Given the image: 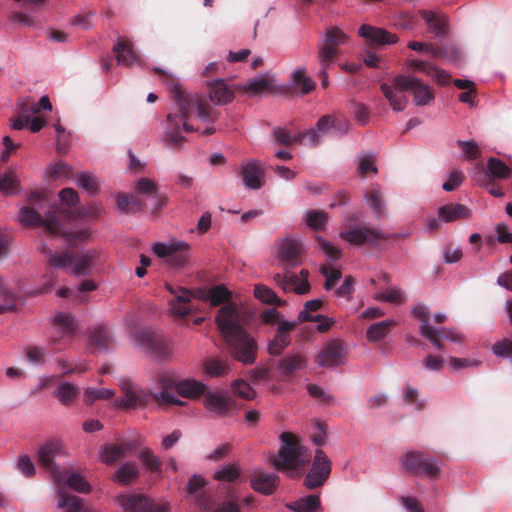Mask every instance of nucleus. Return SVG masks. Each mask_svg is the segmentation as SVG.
I'll return each instance as SVG.
<instances>
[{
	"label": "nucleus",
	"instance_id": "obj_1",
	"mask_svg": "<svg viewBox=\"0 0 512 512\" xmlns=\"http://www.w3.org/2000/svg\"><path fill=\"white\" fill-rule=\"evenodd\" d=\"M160 76L166 77L168 90L174 105L167 114L162 142L170 149L179 151L186 142L183 133L198 132L200 128L194 126L192 120L198 118L207 127L202 135H212L216 132L213 124L219 119L220 112L211 106L208 99L198 93H190L162 69L154 68Z\"/></svg>",
	"mask_w": 512,
	"mask_h": 512
},
{
	"label": "nucleus",
	"instance_id": "obj_2",
	"mask_svg": "<svg viewBox=\"0 0 512 512\" xmlns=\"http://www.w3.org/2000/svg\"><path fill=\"white\" fill-rule=\"evenodd\" d=\"M215 322L231 356L244 365L255 363L258 344L243 327L246 322L245 312L235 303H229L220 308Z\"/></svg>",
	"mask_w": 512,
	"mask_h": 512
},
{
	"label": "nucleus",
	"instance_id": "obj_3",
	"mask_svg": "<svg viewBox=\"0 0 512 512\" xmlns=\"http://www.w3.org/2000/svg\"><path fill=\"white\" fill-rule=\"evenodd\" d=\"M44 194L40 191H32L28 198V205L23 206L18 213L19 222L25 227L42 226L46 233L52 236L63 237L70 245L86 240L90 233L88 230L64 231L59 218V210L56 207L45 212L44 216L38 209L42 208Z\"/></svg>",
	"mask_w": 512,
	"mask_h": 512
},
{
	"label": "nucleus",
	"instance_id": "obj_4",
	"mask_svg": "<svg viewBox=\"0 0 512 512\" xmlns=\"http://www.w3.org/2000/svg\"><path fill=\"white\" fill-rule=\"evenodd\" d=\"M380 88L390 107L396 112L405 110L408 98L404 93L407 91L412 93L417 106L429 105L434 100L432 88L413 75H397L390 83L381 84Z\"/></svg>",
	"mask_w": 512,
	"mask_h": 512
},
{
	"label": "nucleus",
	"instance_id": "obj_5",
	"mask_svg": "<svg viewBox=\"0 0 512 512\" xmlns=\"http://www.w3.org/2000/svg\"><path fill=\"white\" fill-rule=\"evenodd\" d=\"M279 438L281 446L273 460L274 467L286 472L291 478L299 477L305 466L310 463L311 453L291 432H283Z\"/></svg>",
	"mask_w": 512,
	"mask_h": 512
},
{
	"label": "nucleus",
	"instance_id": "obj_6",
	"mask_svg": "<svg viewBox=\"0 0 512 512\" xmlns=\"http://www.w3.org/2000/svg\"><path fill=\"white\" fill-rule=\"evenodd\" d=\"M99 257V252L94 249L81 251L76 254L65 250L59 254H51L50 266L59 269L70 268L71 272L77 276H87L91 274L93 268L97 265Z\"/></svg>",
	"mask_w": 512,
	"mask_h": 512
},
{
	"label": "nucleus",
	"instance_id": "obj_7",
	"mask_svg": "<svg viewBox=\"0 0 512 512\" xmlns=\"http://www.w3.org/2000/svg\"><path fill=\"white\" fill-rule=\"evenodd\" d=\"M65 480L56 482L58 486V496L60 508L65 509V512H92V510L85 506L82 499L75 495H69L66 492V486L74 489L77 492L87 493L90 491L89 483L79 474L62 472Z\"/></svg>",
	"mask_w": 512,
	"mask_h": 512
},
{
	"label": "nucleus",
	"instance_id": "obj_8",
	"mask_svg": "<svg viewBox=\"0 0 512 512\" xmlns=\"http://www.w3.org/2000/svg\"><path fill=\"white\" fill-rule=\"evenodd\" d=\"M159 382L163 387V391L160 393L159 400L167 404H184L183 401L177 399L174 394L167 390L170 387H174L180 396L186 398H198L201 395L206 394V385L194 379H186L175 382L166 376H161Z\"/></svg>",
	"mask_w": 512,
	"mask_h": 512
},
{
	"label": "nucleus",
	"instance_id": "obj_9",
	"mask_svg": "<svg viewBox=\"0 0 512 512\" xmlns=\"http://www.w3.org/2000/svg\"><path fill=\"white\" fill-rule=\"evenodd\" d=\"M349 42V36L337 26L328 27L324 39L318 44L317 59L320 66L330 67L340 54V47Z\"/></svg>",
	"mask_w": 512,
	"mask_h": 512
},
{
	"label": "nucleus",
	"instance_id": "obj_10",
	"mask_svg": "<svg viewBox=\"0 0 512 512\" xmlns=\"http://www.w3.org/2000/svg\"><path fill=\"white\" fill-rule=\"evenodd\" d=\"M331 469V460L322 449H317L311 468L304 478V486L309 490L322 487L328 480Z\"/></svg>",
	"mask_w": 512,
	"mask_h": 512
},
{
	"label": "nucleus",
	"instance_id": "obj_11",
	"mask_svg": "<svg viewBox=\"0 0 512 512\" xmlns=\"http://www.w3.org/2000/svg\"><path fill=\"white\" fill-rule=\"evenodd\" d=\"M190 245L184 241H171L170 243L157 242L153 245V252L160 258H166L170 266L185 267L188 264Z\"/></svg>",
	"mask_w": 512,
	"mask_h": 512
},
{
	"label": "nucleus",
	"instance_id": "obj_12",
	"mask_svg": "<svg viewBox=\"0 0 512 512\" xmlns=\"http://www.w3.org/2000/svg\"><path fill=\"white\" fill-rule=\"evenodd\" d=\"M390 234H385L375 228L370 227H355L346 231L340 232V237L356 246L368 244L372 247H377L382 241L388 240Z\"/></svg>",
	"mask_w": 512,
	"mask_h": 512
},
{
	"label": "nucleus",
	"instance_id": "obj_13",
	"mask_svg": "<svg viewBox=\"0 0 512 512\" xmlns=\"http://www.w3.org/2000/svg\"><path fill=\"white\" fill-rule=\"evenodd\" d=\"M119 502L125 512H170L168 503H155L143 494H123Z\"/></svg>",
	"mask_w": 512,
	"mask_h": 512
},
{
	"label": "nucleus",
	"instance_id": "obj_14",
	"mask_svg": "<svg viewBox=\"0 0 512 512\" xmlns=\"http://www.w3.org/2000/svg\"><path fill=\"white\" fill-rule=\"evenodd\" d=\"M139 345L147 349L154 357L166 359L170 356L168 339L153 330L145 329L136 334Z\"/></svg>",
	"mask_w": 512,
	"mask_h": 512
},
{
	"label": "nucleus",
	"instance_id": "obj_15",
	"mask_svg": "<svg viewBox=\"0 0 512 512\" xmlns=\"http://www.w3.org/2000/svg\"><path fill=\"white\" fill-rule=\"evenodd\" d=\"M304 253L301 241L287 237L278 242L279 261L283 269H291L301 265Z\"/></svg>",
	"mask_w": 512,
	"mask_h": 512
},
{
	"label": "nucleus",
	"instance_id": "obj_16",
	"mask_svg": "<svg viewBox=\"0 0 512 512\" xmlns=\"http://www.w3.org/2000/svg\"><path fill=\"white\" fill-rule=\"evenodd\" d=\"M346 349L343 341L333 339L328 341L315 358L320 367H337L344 362Z\"/></svg>",
	"mask_w": 512,
	"mask_h": 512
},
{
	"label": "nucleus",
	"instance_id": "obj_17",
	"mask_svg": "<svg viewBox=\"0 0 512 512\" xmlns=\"http://www.w3.org/2000/svg\"><path fill=\"white\" fill-rule=\"evenodd\" d=\"M61 450V442L58 440H50L43 444L38 451L39 464L52 473L55 482L65 480V477L62 475V471L59 470L58 466L54 462V458L60 454Z\"/></svg>",
	"mask_w": 512,
	"mask_h": 512
},
{
	"label": "nucleus",
	"instance_id": "obj_18",
	"mask_svg": "<svg viewBox=\"0 0 512 512\" xmlns=\"http://www.w3.org/2000/svg\"><path fill=\"white\" fill-rule=\"evenodd\" d=\"M119 386L123 397L116 400L115 406L117 408L131 409L147 404V394L143 390L136 388L129 379H121Z\"/></svg>",
	"mask_w": 512,
	"mask_h": 512
},
{
	"label": "nucleus",
	"instance_id": "obj_19",
	"mask_svg": "<svg viewBox=\"0 0 512 512\" xmlns=\"http://www.w3.org/2000/svg\"><path fill=\"white\" fill-rule=\"evenodd\" d=\"M165 286L171 294L175 295V298L169 301L172 315L183 318L194 312L191 304L192 292L190 290L184 287H173L168 283Z\"/></svg>",
	"mask_w": 512,
	"mask_h": 512
},
{
	"label": "nucleus",
	"instance_id": "obj_20",
	"mask_svg": "<svg viewBox=\"0 0 512 512\" xmlns=\"http://www.w3.org/2000/svg\"><path fill=\"white\" fill-rule=\"evenodd\" d=\"M203 403L206 409L218 416L230 415L237 408L234 399L221 393L206 392Z\"/></svg>",
	"mask_w": 512,
	"mask_h": 512
},
{
	"label": "nucleus",
	"instance_id": "obj_21",
	"mask_svg": "<svg viewBox=\"0 0 512 512\" xmlns=\"http://www.w3.org/2000/svg\"><path fill=\"white\" fill-rule=\"evenodd\" d=\"M284 274L277 273L274 275V281L281 286L284 291H293L296 294L303 295L310 291L311 287L308 280L300 279V277L289 269H285Z\"/></svg>",
	"mask_w": 512,
	"mask_h": 512
},
{
	"label": "nucleus",
	"instance_id": "obj_22",
	"mask_svg": "<svg viewBox=\"0 0 512 512\" xmlns=\"http://www.w3.org/2000/svg\"><path fill=\"white\" fill-rule=\"evenodd\" d=\"M359 35L365 38L370 44H377L380 46L395 44L399 39L396 34L390 33L383 28L373 27L368 24L360 26Z\"/></svg>",
	"mask_w": 512,
	"mask_h": 512
},
{
	"label": "nucleus",
	"instance_id": "obj_23",
	"mask_svg": "<svg viewBox=\"0 0 512 512\" xmlns=\"http://www.w3.org/2000/svg\"><path fill=\"white\" fill-rule=\"evenodd\" d=\"M242 180L249 189L257 190L262 187V180L265 172L257 160H250L242 164L241 169Z\"/></svg>",
	"mask_w": 512,
	"mask_h": 512
},
{
	"label": "nucleus",
	"instance_id": "obj_24",
	"mask_svg": "<svg viewBox=\"0 0 512 512\" xmlns=\"http://www.w3.org/2000/svg\"><path fill=\"white\" fill-rule=\"evenodd\" d=\"M208 99L214 105H226L233 101L234 91L223 79H216L208 84Z\"/></svg>",
	"mask_w": 512,
	"mask_h": 512
},
{
	"label": "nucleus",
	"instance_id": "obj_25",
	"mask_svg": "<svg viewBox=\"0 0 512 512\" xmlns=\"http://www.w3.org/2000/svg\"><path fill=\"white\" fill-rule=\"evenodd\" d=\"M471 215V209L464 204L449 203L438 208V217L446 223L469 219Z\"/></svg>",
	"mask_w": 512,
	"mask_h": 512
},
{
	"label": "nucleus",
	"instance_id": "obj_26",
	"mask_svg": "<svg viewBox=\"0 0 512 512\" xmlns=\"http://www.w3.org/2000/svg\"><path fill=\"white\" fill-rule=\"evenodd\" d=\"M278 484L279 477L277 475L264 472H257L250 479L252 489L267 496L274 493Z\"/></svg>",
	"mask_w": 512,
	"mask_h": 512
},
{
	"label": "nucleus",
	"instance_id": "obj_27",
	"mask_svg": "<svg viewBox=\"0 0 512 512\" xmlns=\"http://www.w3.org/2000/svg\"><path fill=\"white\" fill-rule=\"evenodd\" d=\"M113 52L116 55L117 63L120 65L131 66L138 59L132 43L126 38L120 37L118 39L113 47Z\"/></svg>",
	"mask_w": 512,
	"mask_h": 512
},
{
	"label": "nucleus",
	"instance_id": "obj_28",
	"mask_svg": "<svg viewBox=\"0 0 512 512\" xmlns=\"http://www.w3.org/2000/svg\"><path fill=\"white\" fill-rule=\"evenodd\" d=\"M420 15L425 20L431 33H434L437 36H442L446 33L448 22L444 14L429 10H421Z\"/></svg>",
	"mask_w": 512,
	"mask_h": 512
},
{
	"label": "nucleus",
	"instance_id": "obj_29",
	"mask_svg": "<svg viewBox=\"0 0 512 512\" xmlns=\"http://www.w3.org/2000/svg\"><path fill=\"white\" fill-rule=\"evenodd\" d=\"M140 476V470L135 462L122 464L114 473L113 480L121 485H129Z\"/></svg>",
	"mask_w": 512,
	"mask_h": 512
},
{
	"label": "nucleus",
	"instance_id": "obj_30",
	"mask_svg": "<svg viewBox=\"0 0 512 512\" xmlns=\"http://www.w3.org/2000/svg\"><path fill=\"white\" fill-rule=\"evenodd\" d=\"M111 341V333L105 327L98 326L89 332V344L99 351L107 350Z\"/></svg>",
	"mask_w": 512,
	"mask_h": 512
},
{
	"label": "nucleus",
	"instance_id": "obj_31",
	"mask_svg": "<svg viewBox=\"0 0 512 512\" xmlns=\"http://www.w3.org/2000/svg\"><path fill=\"white\" fill-rule=\"evenodd\" d=\"M288 507L295 512H318L321 508L320 497L310 494L294 501Z\"/></svg>",
	"mask_w": 512,
	"mask_h": 512
},
{
	"label": "nucleus",
	"instance_id": "obj_32",
	"mask_svg": "<svg viewBox=\"0 0 512 512\" xmlns=\"http://www.w3.org/2000/svg\"><path fill=\"white\" fill-rule=\"evenodd\" d=\"M396 325L394 320L388 319L370 325L366 331V337L370 342H377L385 338L392 327Z\"/></svg>",
	"mask_w": 512,
	"mask_h": 512
},
{
	"label": "nucleus",
	"instance_id": "obj_33",
	"mask_svg": "<svg viewBox=\"0 0 512 512\" xmlns=\"http://www.w3.org/2000/svg\"><path fill=\"white\" fill-rule=\"evenodd\" d=\"M305 363L303 356L295 354L282 358L279 361L278 368L283 375L291 377L297 370L302 369Z\"/></svg>",
	"mask_w": 512,
	"mask_h": 512
},
{
	"label": "nucleus",
	"instance_id": "obj_34",
	"mask_svg": "<svg viewBox=\"0 0 512 512\" xmlns=\"http://www.w3.org/2000/svg\"><path fill=\"white\" fill-rule=\"evenodd\" d=\"M19 191L20 181L14 171L9 170L0 173V193L5 196H12L18 194Z\"/></svg>",
	"mask_w": 512,
	"mask_h": 512
},
{
	"label": "nucleus",
	"instance_id": "obj_35",
	"mask_svg": "<svg viewBox=\"0 0 512 512\" xmlns=\"http://www.w3.org/2000/svg\"><path fill=\"white\" fill-rule=\"evenodd\" d=\"M364 197L378 218L385 213V203L379 187L372 186L365 192Z\"/></svg>",
	"mask_w": 512,
	"mask_h": 512
},
{
	"label": "nucleus",
	"instance_id": "obj_36",
	"mask_svg": "<svg viewBox=\"0 0 512 512\" xmlns=\"http://www.w3.org/2000/svg\"><path fill=\"white\" fill-rule=\"evenodd\" d=\"M328 219V213L323 210H308L304 217L306 225L314 231L325 230Z\"/></svg>",
	"mask_w": 512,
	"mask_h": 512
},
{
	"label": "nucleus",
	"instance_id": "obj_37",
	"mask_svg": "<svg viewBox=\"0 0 512 512\" xmlns=\"http://www.w3.org/2000/svg\"><path fill=\"white\" fill-rule=\"evenodd\" d=\"M138 458L151 473L161 475L162 461L154 454L150 448H143L140 451Z\"/></svg>",
	"mask_w": 512,
	"mask_h": 512
},
{
	"label": "nucleus",
	"instance_id": "obj_38",
	"mask_svg": "<svg viewBox=\"0 0 512 512\" xmlns=\"http://www.w3.org/2000/svg\"><path fill=\"white\" fill-rule=\"evenodd\" d=\"M322 305L323 302L320 299L306 301L303 310H301L298 314L297 322L303 323L308 321H320L323 318V315H312V312L318 311L322 307Z\"/></svg>",
	"mask_w": 512,
	"mask_h": 512
},
{
	"label": "nucleus",
	"instance_id": "obj_39",
	"mask_svg": "<svg viewBox=\"0 0 512 512\" xmlns=\"http://www.w3.org/2000/svg\"><path fill=\"white\" fill-rule=\"evenodd\" d=\"M425 458L426 455L422 452L410 451L401 458V464L406 471L416 475L420 473V466Z\"/></svg>",
	"mask_w": 512,
	"mask_h": 512
},
{
	"label": "nucleus",
	"instance_id": "obj_40",
	"mask_svg": "<svg viewBox=\"0 0 512 512\" xmlns=\"http://www.w3.org/2000/svg\"><path fill=\"white\" fill-rule=\"evenodd\" d=\"M117 206L124 213H135L141 209L142 201L137 195L120 193L117 196Z\"/></svg>",
	"mask_w": 512,
	"mask_h": 512
},
{
	"label": "nucleus",
	"instance_id": "obj_41",
	"mask_svg": "<svg viewBox=\"0 0 512 512\" xmlns=\"http://www.w3.org/2000/svg\"><path fill=\"white\" fill-rule=\"evenodd\" d=\"M292 83L296 88L301 89L302 94H308L315 88L314 81L306 75V71L303 68L296 69L293 71Z\"/></svg>",
	"mask_w": 512,
	"mask_h": 512
},
{
	"label": "nucleus",
	"instance_id": "obj_42",
	"mask_svg": "<svg viewBox=\"0 0 512 512\" xmlns=\"http://www.w3.org/2000/svg\"><path fill=\"white\" fill-rule=\"evenodd\" d=\"M374 299L381 302H389L392 304L400 305L406 301L404 292L398 287H389L384 292H379L374 296Z\"/></svg>",
	"mask_w": 512,
	"mask_h": 512
},
{
	"label": "nucleus",
	"instance_id": "obj_43",
	"mask_svg": "<svg viewBox=\"0 0 512 512\" xmlns=\"http://www.w3.org/2000/svg\"><path fill=\"white\" fill-rule=\"evenodd\" d=\"M79 388L71 383H61L56 391V397L65 406H69L72 401L78 396Z\"/></svg>",
	"mask_w": 512,
	"mask_h": 512
},
{
	"label": "nucleus",
	"instance_id": "obj_44",
	"mask_svg": "<svg viewBox=\"0 0 512 512\" xmlns=\"http://www.w3.org/2000/svg\"><path fill=\"white\" fill-rule=\"evenodd\" d=\"M78 185L90 195H96L100 191L97 177L89 172H81L76 177Z\"/></svg>",
	"mask_w": 512,
	"mask_h": 512
},
{
	"label": "nucleus",
	"instance_id": "obj_45",
	"mask_svg": "<svg viewBox=\"0 0 512 512\" xmlns=\"http://www.w3.org/2000/svg\"><path fill=\"white\" fill-rule=\"evenodd\" d=\"M487 170L492 178L506 179L511 174V169L502 160L495 157L488 159Z\"/></svg>",
	"mask_w": 512,
	"mask_h": 512
},
{
	"label": "nucleus",
	"instance_id": "obj_46",
	"mask_svg": "<svg viewBox=\"0 0 512 512\" xmlns=\"http://www.w3.org/2000/svg\"><path fill=\"white\" fill-rule=\"evenodd\" d=\"M204 372L211 377H221L229 372V366L226 362L209 358L203 364Z\"/></svg>",
	"mask_w": 512,
	"mask_h": 512
},
{
	"label": "nucleus",
	"instance_id": "obj_47",
	"mask_svg": "<svg viewBox=\"0 0 512 512\" xmlns=\"http://www.w3.org/2000/svg\"><path fill=\"white\" fill-rule=\"evenodd\" d=\"M54 325L59 328L61 337L71 336L75 330L74 317L68 313H58L54 318Z\"/></svg>",
	"mask_w": 512,
	"mask_h": 512
},
{
	"label": "nucleus",
	"instance_id": "obj_48",
	"mask_svg": "<svg viewBox=\"0 0 512 512\" xmlns=\"http://www.w3.org/2000/svg\"><path fill=\"white\" fill-rule=\"evenodd\" d=\"M298 325V322H289L286 320H282L279 322V326L277 329V333L274 336V340L276 342L282 344V346H289L290 344V332L293 331Z\"/></svg>",
	"mask_w": 512,
	"mask_h": 512
},
{
	"label": "nucleus",
	"instance_id": "obj_49",
	"mask_svg": "<svg viewBox=\"0 0 512 512\" xmlns=\"http://www.w3.org/2000/svg\"><path fill=\"white\" fill-rule=\"evenodd\" d=\"M115 395V390L108 388H87L84 391V401L92 404L96 400L110 399Z\"/></svg>",
	"mask_w": 512,
	"mask_h": 512
},
{
	"label": "nucleus",
	"instance_id": "obj_50",
	"mask_svg": "<svg viewBox=\"0 0 512 512\" xmlns=\"http://www.w3.org/2000/svg\"><path fill=\"white\" fill-rule=\"evenodd\" d=\"M122 457L123 455L117 444H104L101 447L100 459L107 465L114 464L118 459Z\"/></svg>",
	"mask_w": 512,
	"mask_h": 512
},
{
	"label": "nucleus",
	"instance_id": "obj_51",
	"mask_svg": "<svg viewBox=\"0 0 512 512\" xmlns=\"http://www.w3.org/2000/svg\"><path fill=\"white\" fill-rule=\"evenodd\" d=\"M231 298V292L224 285H217L210 290L209 300L212 306H218L224 302H227L225 305L229 304L228 302Z\"/></svg>",
	"mask_w": 512,
	"mask_h": 512
},
{
	"label": "nucleus",
	"instance_id": "obj_52",
	"mask_svg": "<svg viewBox=\"0 0 512 512\" xmlns=\"http://www.w3.org/2000/svg\"><path fill=\"white\" fill-rule=\"evenodd\" d=\"M231 388L235 395L246 400H252L256 396V391L243 379L235 380Z\"/></svg>",
	"mask_w": 512,
	"mask_h": 512
},
{
	"label": "nucleus",
	"instance_id": "obj_53",
	"mask_svg": "<svg viewBox=\"0 0 512 512\" xmlns=\"http://www.w3.org/2000/svg\"><path fill=\"white\" fill-rule=\"evenodd\" d=\"M298 144H307L310 147H317L322 140V136L314 127L304 132L297 133Z\"/></svg>",
	"mask_w": 512,
	"mask_h": 512
},
{
	"label": "nucleus",
	"instance_id": "obj_54",
	"mask_svg": "<svg viewBox=\"0 0 512 512\" xmlns=\"http://www.w3.org/2000/svg\"><path fill=\"white\" fill-rule=\"evenodd\" d=\"M255 296L256 298L267 304H282L280 298L276 295V293L270 288L263 285L255 286Z\"/></svg>",
	"mask_w": 512,
	"mask_h": 512
},
{
	"label": "nucleus",
	"instance_id": "obj_55",
	"mask_svg": "<svg viewBox=\"0 0 512 512\" xmlns=\"http://www.w3.org/2000/svg\"><path fill=\"white\" fill-rule=\"evenodd\" d=\"M240 476V468L235 464H229L218 470L214 478L219 481L233 482Z\"/></svg>",
	"mask_w": 512,
	"mask_h": 512
},
{
	"label": "nucleus",
	"instance_id": "obj_56",
	"mask_svg": "<svg viewBox=\"0 0 512 512\" xmlns=\"http://www.w3.org/2000/svg\"><path fill=\"white\" fill-rule=\"evenodd\" d=\"M320 272L326 278L324 283V288L326 290H331L334 288L336 282L341 278L342 273L340 270L327 265H322L320 268Z\"/></svg>",
	"mask_w": 512,
	"mask_h": 512
},
{
	"label": "nucleus",
	"instance_id": "obj_57",
	"mask_svg": "<svg viewBox=\"0 0 512 512\" xmlns=\"http://www.w3.org/2000/svg\"><path fill=\"white\" fill-rule=\"evenodd\" d=\"M464 179L463 171L454 169L450 172L448 180L443 183L442 188L447 192L454 191L463 183Z\"/></svg>",
	"mask_w": 512,
	"mask_h": 512
},
{
	"label": "nucleus",
	"instance_id": "obj_58",
	"mask_svg": "<svg viewBox=\"0 0 512 512\" xmlns=\"http://www.w3.org/2000/svg\"><path fill=\"white\" fill-rule=\"evenodd\" d=\"M273 80L269 77H259L252 79L246 88V91L253 94H259L270 88Z\"/></svg>",
	"mask_w": 512,
	"mask_h": 512
},
{
	"label": "nucleus",
	"instance_id": "obj_59",
	"mask_svg": "<svg viewBox=\"0 0 512 512\" xmlns=\"http://www.w3.org/2000/svg\"><path fill=\"white\" fill-rule=\"evenodd\" d=\"M316 241L320 249L327 255L329 259L335 261L341 257V250L338 247L334 246L332 243L325 240L323 237L317 236Z\"/></svg>",
	"mask_w": 512,
	"mask_h": 512
},
{
	"label": "nucleus",
	"instance_id": "obj_60",
	"mask_svg": "<svg viewBox=\"0 0 512 512\" xmlns=\"http://www.w3.org/2000/svg\"><path fill=\"white\" fill-rule=\"evenodd\" d=\"M411 313L414 318H416L420 321V327H419L420 333H422V329H423V327H425V325H426L427 330L433 328V326H431L429 323V311L425 305H423V304L416 305L415 307H413Z\"/></svg>",
	"mask_w": 512,
	"mask_h": 512
},
{
	"label": "nucleus",
	"instance_id": "obj_61",
	"mask_svg": "<svg viewBox=\"0 0 512 512\" xmlns=\"http://www.w3.org/2000/svg\"><path fill=\"white\" fill-rule=\"evenodd\" d=\"M457 144L462 149L465 157L468 160H475L480 157V148L474 141L458 140Z\"/></svg>",
	"mask_w": 512,
	"mask_h": 512
},
{
	"label": "nucleus",
	"instance_id": "obj_62",
	"mask_svg": "<svg viewBox=\"0 0 512 512\" xmlns=\"http://www.w3.org/2000/svg\"><path fill=\"white\" fill-rule=\"evenodd\" d=\"M357 172L363 177L368 172H372V173L376 174L378 172V170L375 165V156L373 154H368V155L362 157L359 161Z\"/></svg>",
	"mask_w": 512,
	"mask_h": 512
},
{
	"label": "nucleus",
	"instance_id": "obj_63",
	"mask_svg": "<svg viewBox=\"0 0 512 512\" xmlns=\"http://www.w3.org/2000/svg\"><path fill=\"white\" fill-rule=\"evenodd\" d=\"M406 65L411 71H419L425 74L426 76L429 73L434 72V65L428 61L417 60V59H407Z\"/></svg>",
	"mask_w": 512,
	"mask_h": 512
},
{
	"label": "nucleus",
	"instance_id": "obj_64",
	"mask_svg": "<svg viewBox=\"0 0 512 512\" xmlns=\"http://www.w3.org/2000/svg\"><path fill=\"white\" fill-rule=\"evenodd\" d=\"M194 504L202 511L212 512L214 510V500L206 492H200L194 496Z\"/></svg>",
	"mask_w": 512,
	"mask_h": 512
}]
</instances>
